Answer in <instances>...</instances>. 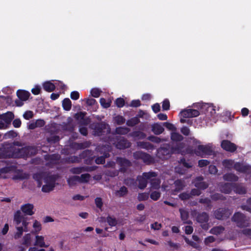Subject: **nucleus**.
Returning <instances> with one entry per match:
<instances>
[{"mask_svg":"<svg viewBox=\"0 0 251 251\" xmlns=\"http://www.w3.org/2000/svg\"><path fill=\"white\" fill-rule=\"evenodd\" d=\"M33 178L37 182L38 186L43 185L42 190L44 192H49L55 186V178L46 173H39L33 175Z\"/></svg>","mask_w":251,"mask_h":251,"instance_id":"f257e3e1","label":"nucleus"},{"mask_svg":"<svg viewBox=\"0 0 251 251\" xmlns=\"http://www.w3.org/2000/svg\"><path fill=\"white\" fill-rule=\"evenodd\" d=\"M14 222L16 231L14 234L13 237L15 240H18L22 237L24 232H26L29 231L28 227L29 223L19 210L14 214Z\"/></svg>","mask_w":251,"mask_h":251,"instance_id":"f03ea898","label":"nucleus"},{"mask_svg":"<svg viewBox=\"0 0 251 251\" xmlns=\"http://www.w3.org/2000/svg\"><path fill=\"white\" fill-rule=\"evenodd\" d=\"M223 166L228 170L235 169L241 173H248L251 170V167L248 165H244L239 163H235L232 160L226 159L223 161Z\"/></svg>","mask_w":251,"mask_h":251,"instance_id":"7ed1b4c3","label":"nucleus"},{"mask_svg":"<svg viewBox=\"0 0 251 251\" xmlns=\"http://www.w3.org/2000/svg\"><path fill=\"white\" fill-rule=\"evenodd\" d=\"M182 146V144L180 143L177 145L176 148L170 149L169 146L166 145L165 147H161L157 150V155L162 159H167L170 157L171 153L180 152L181 151L180 147Z\"/></svg>","mask_w":251,"mask_h":251,"instance_id":"20e7f679","label":"nucleus"},{"mask_svg":"<svg viewBox=\"0 0 251 251\" xmlns=\"http://www.w3.org/2000/svg\"><path fill=\"white\" fill-rule=\"evenodd\" d=\"M193 142L196 145H198V147L194 151V153L197 155L203 157L206 155H209L213 152V146L212 144H208L206 145H200V141L193 138Z\"/></svg>","mask_w":251,"mask_h":251,"instance_id":"39448f33","label":"nucleus"},{"mask_svg":"<svg viewBox=\"0 0 251 251\" xmlns=\"http://www.w3.org/2000/svg\"><path fill=\"white\" fill-rule=\"evenodd\" d=\"M232 220L240 227L250 226L251 225V223L249 222L250 219H247L240 212L235 213L232 217Z\"/></svg>","mask_w":251,"mask_h":251,"instance_id":"423d86ee","label":"nucleus"},{"mask_svg":"<svg viewBox=\"0 0 251 251\" xmlns=\"http://www.w3.org/2000/svg\"><path fill=\"white\" fill-rule=\"evenodd\" d=\"M34 149L30 147H25L20 149L19 152H12L7 154L6 155L8 157H22L25 156L30 155L34 153Z\"/></svg>","mask_w":251,"mask_h":251,"instance_id":"0eeeda50","label":"nucleus"},{"mask_svg":"<svg viewBox=\"0 0 251 251\" xmlns=\"http://www.w3.org/2000/svg\"><path fill=\"white\" fill-rule=\"evenodd\" d=\"M156 174L153 172L144 173L141 176L137 177L139 181L138 187L140 189H144L147 185L148 180H151V178L156 177Z\"/></svg>","mask_w":251,"mask_h":251,"instance_id":"6e6552de","label":"nucleus"},{"mask_svg":"<svg viewBox=\"0 0 251 251\" xmlns=\"http://www.w3.org/2000/svg\"><path fill=\"white\" fill-rule=\"evenodd\" d=\"M179 115L181 117L180 122L181 123H185L188 122V120H186L185 118L197 117L200 115V112L195 109H187L182 110L180 112Z\"/></svg>","mask_w":251,"mask_h":251,"instance_id":"1a4fd4ad","label":"nucleus"},{"mask_svg":"<svg viewBox=\"0 0 251 251\" xmlns=\"http://www.w3.org/2000/svg\"><path fill=\"white\" fill-rule=\"evenodd\" d=\"M117 141H112L111 143L115 145L116 147L119 149H124L128 148L130 146V143L126 140L124 137L119 136L116 138Z\"/></svg>","mask_w":251,"mask_h":251,"instance_id":"9d476101","label":"nucleus"},{"mask_svg":"<svg viewBox=\"0 0 251 251\" xmlns=\"http://www.w3.org/2000/svg\"><path fill=\"white\" fill-rule=\"evenodd\" d=\"M110 132V127L108 125L104 123H100L96 125L94 130V134L95 135H101L103 132Z\"/></svg>","mask_w":251,"mask_h":251,"instance_id":"9b49d317","label":"nucleus"},{"mask_svg":"<svg viewBox=\"0 0 251 251\" xmlns=\"http://www.w3.org/2000/svg\"><path fill=\"white\" fill-rule=\"evenodd\" d=\"M231 214V212L229 209L225 208H220L214 212V215L217 219L224 220L228 218Z\"/></svg>","mask_w":251,"mask_h":251,"instance_id":"f8f14e48","label":"nucleus"},{"mask_svg":"<svg viewBox=\"0 0 251 251\" xmlns=\"http://www.w3.org/2000/svg\"><path fill=\"white\" fill-rule=\"evenodd\" d=\"M97 150L101 152V153H103L104 156H102L97 158L96 159V163L98 164H102L104 162L105 158L108 157L109 156L106 151H109L110 147H109L108 146H103L101 148H100V147H99L98 148H97Z\"/></svg>","mask_w":251,"mask_h":251,"instance_id":"ddd939ff","label":"nucleus"},{"mask_svg":"<svg viewBox=\"0 0 251 251\" xmlns=\"http://www.w3.org/2000/svg\"><path fill=\"white\" fill-rule=\"evenodd\" d=\"M45 237L43 235H39L38 234L35 236L34 246L39 247L40 248H48L50 246V244L45 242Z\"/></svg>","mask_w":251,"mask_h":251,"instance_id":"4468645a","label":"nucleus"},{"mask_svg":"<svg viewBox=\"0 0 251 251\" xmlns=\"http://www.w3.org/2000/svg\"><path fill=\"white\" fill-rule=\"evenodd\" d=\"M16 146H20V144H19V142L15 143L14 145L11 146L9 148V151L5 153L3 152L4 150L3 148H0V158L8 157V156L6 155L7 154L12 153V152H19V151H20V148H17Z\"/></svg>","mask_w":251,"mask_h":251,"instance_id":"2eb2a0df","label":"nucleus"},{"mask_svg":"<svg viewBox=\"0 0 251 251\" xmlns=\"http://www.w3.org/2000/svg\"><path fill=\"white\" fill-rule=\"evenodd\" d=\"M222 148L228 151H234L237 148L236 146L228 140H223L221 143Z\"/></svg>","mask_w":251,"mask_h":251,"instance_id":"dca6fc26","label":"nucleus"},{"mask_svg":"<svg viewBox=\"0 0 251 251\" xmlns=\"http://www.w3.org/2000/svg\"><path fill=\"white\" fill-rule=\"evenodd\" d=\"M31 233L25 234L21 239V244L25 247H28L32 245L33 237Z\"/></svg>","mask_w":251,"mask_h":251,"instance_id":"f3484780","label":"nucleus"},{"mask_svg":"<svg viewBox=\"0 0 251 251\" xmlns=\"http://www.w3.org/2000/svg\"><path fill=\"white\" fill-rule=\"evenodd\" d=\"M34 206L30 203H26L21 206V209L26 215L31 216L34 213L33 211Z\"/></svg>","mask_w":251,"mask_h":251,"instance_id":"a211bd4d","label":"nucleus"},{"mask_svg":"<svg viewBox=\"0 0 251 251\" xmlns=\"http://www.w3.org/2000/svg\"><path fill=\"white\" fill-rule=\"evenodd\" d=\"M117 163L120 166V170L123 172L126 171V167L131 165V162L128 160L120 157L117 158Z\"/></svg>","mask_w":251,"mask_h":251,"instance_id":"6ab92c4d","label":"nucleus"},{"mask_svg":"<svg viewBox=\"0 0 251 251\" xmlns=\"http://www.w3.org/2000/svg\"><path fill=\"white\" fill-rule=\"evenodd\" d=\"M203 178L201 176L197 177L193 181L194 185L198 188L200 189H205L208 187V185L204 182L202 181Z\"/></svg>","mask_w":251,"mask_h":251,"instance_id":"aec40b11","label":"nucleus"},{"mask_svg":"<svg viewBox=\"0 0 251 251\" xmlns=\"http://www.w3.org/2000/svg\"><path fill=\"white\" fill-rule=\"evenodd\" d=\"M151 130L155 135H159L163 133L164 128L161 123H155L151 125Z\"/></svg>","mask_w":251,"mask_h":251,"instance_id":"412c9836","label":"nucleus"},{"mask_svg":"<svg viewBox=\"0 0 251 251\" xmlns=\"http://www.w3.org/2000/svg\"><path fill=\"white\" fill-rule=\"evenodd\" d=\"M14 117V114L11 112H8L2 115H0V119H2L8 125L10 124Z\"/></svg>","mask_w":251,"mask_h":251,"instance_id":"4be33fe9","label":"nucleus"},{"mask_svg":"<svg viewBox=\"0 0 251 251\" xmlns=\"http://www.w3.org/2000/svg\"><path fill=\"white\" fill-rule=\"evenodd\" d=\"M32 228L33 229L30 233L35 235L38 234L39 232L42 230V225L40 222L35 220L33 221Z\"/></svg>","mask_w":251,"mask_h":251,"instance_id":"5701e85b","label":"nucleus"},{"mask_svg":"<svg viewBox=\"0 0 251 251\" xmlns=\"http://www.w3.org/2000/svg\"><path fill=\"white\" fill-rule=\"evenodd\" d=\"M17 95L21 100H26L30 96V93L27 91L24 90H18L17 92Z\"/></svg>","mask_w":251,"mask_h":251,"instance_id":"b1692460","label":"nucleus"},{"mask_svg":"<svg viewBox=\"0 0 251 251\" xmlns=\"http://www.w3.org/2000/svg\"><path fill=\"white\" fill-rule=\"evenodd\" d=\"M150 181H151V191L158 190L160 188V181L159 179H156L155 177H154L151 178Z\"/></svg>","mask_w":251,"mask_h":251,"instance_id":"393cba45","label":"nucleus"},{"mask_svg":"<svg viewBox=\"0 0 251 251\" xmlns=\"http://www.w3.org/2000/svg\"><path fill=\"white\" fill-rule=\"evenodd\" d=\"M137 145L140 148L146 150H152L154 149L153 146L149 142H138Z\"/></svg>","mask_w":251,"mask_h":251,"instance_id":"a878e982","label":"nucleus"},{"mask_svg":"<svg viewBox=\"0 0 251 251\" xmlns=\"http://www.w3.org/2000/svg\"><path fill=\"white\" fill-rule=\"evenodd\" d=\"M233 186L232 184L226 183L221 187L220 190L224 193L229 194L233 188Z\"/></svg>","mask_w":251,"mask_h":251,"instance_id":"bb28decb","label":"nucleus"},{"mask_svg":"<svg viewBox=\"0 0 251 251\" xmlns=\"http://www.w3.org/2000/svg\"><path fill=\"white\" fill-rule=\"evenodd\" d=\"M179 212H180V215H181V218L184 223H187V224H191L192 223L191 222L188 220V212L187 211H186L183 209H180Z\"/></svg>","mask_w":251,"mask_h":251,"instance_id":"cd10ccee","label":"nucleus"},{"mask_svg":"<svg viewBox=\"0 0 251 251\" xmlns=\"http://www.w3.org/2000/svg\"><path fill=\"white\" fill-rule=\"evenodd\" d=\"M208 221V216L206 213H202L198 215L197 221L200 223H206Z\"/></svg>","mask_w":251,"mask_h":251,"instance_id":"c85d7f7f","label":"nucleus"},{"mask_svg":"<svg viewBox=\"0 0 251 251\" xmlns=\"http://www.w3.org/2000/svg\"><path fill=\"white\" fill-rule=\"evenodd\" d=\"M171 138L172 141L175 142H179L183 139V136L176 131L171 133Z\"/></svg>","mask_w":251,"mask_h":251,"instance_id":"c756f323","label":"nucleus"},{"mask_svg":"<svg viewBox=\"0 0 251 251\" xmlns=\"http://www.w3.org/2000/svg\"><path fill=\"white\" fill-rule=\"evenodd\" d=\"M224 179L228 181H236L238 179V177L235 175L228 173L225 174L223 176Z\"/></svg>","mask_w":251,"mask_h":251,"instance_id":"7c9ffc66","label":"nucleus"},{"mask_svg":"<svg viewBox=\"0 0 251 251\" xmlns=\"http://www.w3.org/2000/svg\"><path fill=\"white\" fill-rule=\"evenodd\" d=\"M175 192H178L183 189L184 187V182L180 180H177L174 182Z\"/></svg>","mask_w":251,"mask_h":251,"instance_id":"2f4dec72","label":"nucleus"},{"mask_svg":"<svg viewBox=\"0 0 251 251\" xmlns=\"http://www.w3.org/2000/svg\"><path fill=\"white\" fill-rule=\"evenodd\" d=\"M43 87L45 90L48 92H52L55 88L54 84L50 81H47L45 82L43 84Z\"/></svg>","mask_w":251,"mask_h":251,"instance_id":"473e14b6","label":"nucleus"},{"mask_svg":"<svg viewBox=\"0 0 251 251\" xmlns=\"http://www.w3.org/2000/svg\"><path fill=\"white\" fill-rule=\"evenodd\" d=\"M130 135L137 139H143L146 137L145 133L139 131H134L130 133Z\"/></svg>","mask_w":251,"mask_h":251,"instance_id":"72a5a7b5","label":"nucleus"},{"mask_svg":"<svg viewBox=\"0 0 251 251\" xmlns=\"http://www.w3.org/2000/svg\"><path fill=\"white\" fill-rule=\"evenodd\" d=\"M27 174L23 172H19L13 176V179H24L28 177Z\"/></svg>","mask_w":251,"mask_h":251,"instance_id":"f704fd0d","label":"nucleus"},{"mask_svg":"<svg viewBox=\"0 0 251 251\" xmlns=\"http://www.w3.org/2000/svg\"><path fill=\"white\" fill-rule=\"evenodd\" d=\"M233 189L235 193L239 194H243L246 192L245 188L241 185H234Z\"/></svg>","mask_w":251,"mask_h":251,"instance_id":"c9c22d12","label":"nucleus"},{"mask_svg":"<svg viewBox=\"0 0 251 251\" xmlns=\"http://www.w3.org/2000/svg\"><path fill=\"white\" fill-rule=\"evenodd\" d=\"M69 185L72 186L75 184L77 182H79V176H73L67 180Z\"/></svg>","mask_w":251,"mask_h":251,"instance_id":"e433bc0d","label":"nucleus"},{"mask_svg":"<svg viewBox=\"0 0 251 251\" xmlns=\"http://www.w3.org/2000/svg\"><path fill=\"white\" fill-rule=\"evenodd\" d=\"M106 221L111 226H116L118 224V221L116 219L115 217L111 216H108L106 218Z\"/></svg>","mask_w":251,"mask_h":251,"instance_id":"4c0bfd02","label":"nucleus"},{"mask_svg":"<svg viewBox=\"0 0 251 251\" xmlns=\"http://www.w3.org/2000/svg\"><path fill=\"white\" fill-rule=\"evenodd\" d=\"M62 105L65 110L69 111L71 108V101L69 99H65L62 101Z\"/></svg>","mask_w":251,"mask_h":251,"instance_id":"58836bf2","label":"nucleus"},{"mask_svg":"<svg viewBox=\"0 0 251 251\" xmlns=\"http://www.w3.org/2000/svg\"><path fill=\"white\" fill-rule=\"evenodd\" d=\"M207 109V115L213 117L214 118V115L216 113L215 107L212 105H209L206 108Z\"/></svg>","mask_w":251,"mask_h":251,"instance_id":"ea45409f","label":"nucleus"},{"mask_svg":"<svg viewBox=\"0 0 251 251\" xmlns=\"http://www.w3.org/2000/svg\"><path fill=\"white\" fill-rule=\"evenodd\" d=\"M127 193V188L125 187H122L119 190H118L116 192L115 195L118 197H123L126 195Z\"/></svg>","mask_w":251,"mask_h":251,"instance_id":"a19ab883","label":"nucleus"},{"mask_svg":"<svg viewBox=\"0 0 251 251\" xmlns=\"http://www.w3.org/2000/svg\"><path fill=\"white\" fill-rule=\"evenodd\" d=\"M151 193L150 195L151 198L153 200V201H157L158 200L159 198L160 197V193L157 190H152L151 191Z\"/></svg>","mask_w":251,"mask_h":251,"instance_id":"79ce46f5","label":"nucleus"},{"mask_svg":"<svg viewBox=\"0 0 251 251\" xmlns=\"http://www.w3.org/2000/svg\"><path fill=\"white\" fill-rule=\"evenodd\" d=\"M129 131L130 129L127 127H119L116 129V132L118 134H126Z\"/></svg>","mask_w":251,"mask_h":251,"instance_id":"37998d69","label":"nucleus"},{"mask_svg":"<svg viewBox=\"0 0 251 251\" xmlns=\"http://www.w3.org/2000/svg\"><path fill=\"white\" fill-rule=\"evenodd\" d=\"M100 103L102 107L104 108H108L110 106L111 101L109 100H106L104 98H100Z\"/></svg>","mask_w":251,"mask_h":251,"instance_id":"c03bdc74","label":"nucleus"},{"mask_svg":"<svg viewBox=\"0 0 251 251\" xmlns=\"http://www.w3.org/2000/svg\"><path fill=\"white\" fill-rule=\"evenodd\" d=\"M90 178V176L88 174H84L79 176V182L86 183L89 181Z\"/></svg>","mask_w":251,"mask_h":251,"instance_id":"a18cd8bd","label":"nucleus"},{"mask_svg":"<svg viewBox=\"0 0 251 251\" xmlns=\"http://www.w3.org/2000/svg\"><path fill=\"white\" fill-rule=\"evenodd\" d=\"M142 160L146 163L149 164L153 161L152 158L148 154L144 152Z\"/></svg>","mask_w":251,"mask_h":251,"instance_id":"49530a36","label":"nucleus"},{"mask_svg":"<svg viewBox=\"0 0 251 251\" xmlns=\"http://www.w3.org/2000/svg\"><path fill=\"white\" fill-rule=\"evenodd\" d=\"M224 230V228L222 226H216L212 228L210 230V232L214 234H219L223 232Z\"/></svg>","mask_w":251,"mask_h":251,"instance_id":"de8ad7c7","label":"nucleus"},{"mask_svg":"<svg viewBox=\"0 0 251 251\" xmlns=\"http://www.w3.org/2000/svg\"><path fill=\"white\" fill-rule=\"evenodd\" d=\"M148 139L151 142L156 143H159L161 142L167 141V139H161L159 137L154 136H151L148 137Z\"/></svg>","mask_w":251,"mask_h":251,"instance_id":"09e8293b","label":"nucleus"},{"mask_svg":"<svg viewBox=\"0 0 251 251\" xmlns=\"http://www.w3.org/2000/svg\"><path fill=\"white\" fill-rule=\"evenodd\" d=\"M17 135V134L16 132L11 130L7 133H6L4 136L3 138L5 139H10V138H13L15 137H16Z\"/></svg>","mask_w":251,"mask_h":251,"instance_id":"8fccbe9b","label":"nucleus"},{"mask_svg":"<svg viewBox=\"0 0 251 251\" xmlns=\"http://www.w3.org/2000/svg\"><path fill=\"white\" fill-rule=\"evenodd\" d=\"M139 123V120L137 118L134 117L126 122V125L128 126H133Z\"/></svg>","mask_w":251,"mask_h":251,"instance_id":"3c124183","label":"nucleus"},{"mask_svg":"<svg viewBox=\"0 0 251 251\" xmlns=\"http://www.w3.org/2000/svg\"><path fill=\"white\" fill-rule=\"evenodd\" d=\"M149 198V194L147 193H140L138 196V199L139 201H146Z\"/></svg>","mask_w":251,"mask_h":251,"instance_id":"603ef678","label":"nucleus"},{"mask_svg":"<svg viewBox=\"0 0 251 251\" xmlns=\"http://www.w3.org/2000/svg\"><path fill=\"white\" fill-rule=\"evenodd\" d=\"M101 91L98 88L92 89L91 91L92 96L95 98H98L100 96Z\"/></svg>","mask_w":251,"mask_h":251,"instance_id":"864d4df0","label":"nucleus"},{"mask_svg":"<svg viewBox=\"0 0 251 251\" xmlns=\"http://www.w3.org/2000/svg\"><path fill=\"white\" fill-rule=\"evenodd\" d=\"M163 125L165 126L168 130H171L172 132L176 131V128L172 124L166 122L164 123Z\"/></svg>","mask_w":251,"mask_h":251,"instance_id":"5fc2aeb1","label":"nucleus"},{"mask_svg":"<svg viewBox=\"0 0 251 251\" xmlns=\"http://www.w3.org/2000/svg\"><path fill=\"white\" fill-rule=\"evenodd\" d=\"M241 208L243 210L251 212V199L248 200L247 201V205H242Z\"/></svg>","mask_w":251,"mask_h":251,"instance_id":"6e6d98bb","label":"nucleus"},{"mask_svg":"<svg viewBox=\"0 0 251 251\" xmlns=\"http://www.w3.org/2000/svg\"><path fill=\"white\" fill-rule=\"evenodd\" d=\"M180 164L187 168H190L193 166L191 162H187L184 159H181Z\"/></svg>","mask_w":251,"mask_h":251,"instance_id":"4d7b16f0","label":"nucleus"},{"mask_svg":"<svg viewBox=\"0 0 251 251\" xmlns=\"http://www.w3.org/2000/svg\"><path fill=\"white\" fill-rule=\"evenodd\" d=\"M115 121L118 125H121L125 123V120L123 117L117 116L115 118Z\"/></svg>","mask_w":251,"mask_h":251,"instance_id":"13d9d810","label":"nucleus"},{"mask_svg":"<svg viewBox=\"0 0 251 251\" xmlns=\"http://www.w3.org/2000/svg\"><path fill=\"white\" fill-rule=\"evenodd\" d=\"M181 133L185 135L188 136L190 134V129L186 126H183L180 130Z\"/></svg>","mask_w":251,"mask_h":251,"instance_id":"bf43d9fd","label":"nucleus"},{"mask_svg":"<svg viewBox=\"0 0 251 251\" xmlns=\"http://www.w3.org/2000/svg\"><path fill=\"white\" fill-rule=\"evenodd\" d=\"M144 152L141 151H137L133 153V157L136 159H142Z\"/></svg>","mask_w":251,"mask_h":251,"instance_id":"052dcab7","label":"nucleus"},{"mask_svg":"<svg viewBox=\"0 0 251 251\" xmlns=\"http://www.w3.org/2000/svg\"><path fill=\"white\" fill-rule=\"evenodd\" d=\"M170 108V102L168 100H165L162 103V108L164 110H168Z\"/></svg>","mask_w":251,"mask_h":251,"instance_id":"680f3d73","label":"nucleus"},{"mask_svg":"<svg viewBox=\"0 0 251 251\" xmlns=\"http://www.w3.org/2000/svg\"><path fill=\"white\" fill-rule=\"evenodd\" d=\"M115 102L117 106L119 107H123L125 104L124 100L122 98H118Z\"/></svg>","mask_w":251,"mask_h":251,"instance_id":"e2e57ef3","label":"nucleus"},{"mask_svg":"<svg viewBox=\"0 0 251 251\" xmlns=\"http://www.w3.org/2000/svg\"><path fill=\"white\" fill-rule=\"evenodd\" d=\"M25 119L29 120L33 117V112L31 111H26L23 115Z\"/></svg>","mask_w":251,"mask_h":251,"instance_id":"0e129e2a","label":"nucleus"},{"mask_svg":"<svg viewBox=\"0 0 251 251\" xmlns=\"http://www.w3.org/2000/svg\"><path fill=\"white\" fill-rule=\"evenodd\" d=\"M79 97V94L77 91H73L71 94V98L73 100H76L78 99Z\"/></svg>","mask_w":251,"mask_h":251,"instance_id":"69168bd1","label":"nucleus"},{"mask_svg":"<svg viewBox=\"0 0 251 251\" xmlns=\"http://www.w3.org/2000/svg\"><path fill=\"white\" fill-rule=\"evenodd\" d=\"M179 197L182 200H186L189 199L190 197V194L187 193H183L179 195Z\"/></svg>","mask_w":251,"mask_h":251,"instance_id":"338daca9","label":"nucleus"},{"mask_svg":"<svg viewBox=\"0 0 251 251\" xmlns=\"http://www.w3.org/2000/svg\"><path fill=\"white\" fill-rule=\"evenodd\" d=\"M95 203L98 207L100 208L103 204L101 199L100 198H97L95 199Z\"/></svg>","mask_w":251,"mask_h":251,"instance_id":"774afa93","label":"nucleus"}]
</instances>
